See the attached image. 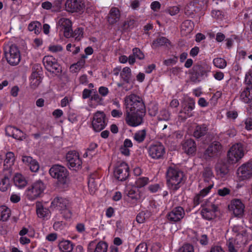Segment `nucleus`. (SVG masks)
<instances>
[{"instance_id":"41","label":"nucleus","mask_w":252,"mask_h":252,"mask_svg":"<svg viewBox=\"0 0 252 252\" xmlns=\"http://www.w3.org/2000/svg\"><path fill=\"white\" fill-rule=\"evenodd\" d=\"M10 210L6 206H0V220L2 221H6L10 217Z\"/></svg>"},{"instance_id":"59","label":"nucleus","mask_w":252,"mask_h":252,"mask_svg":"<svg viewBox=\"0 0 252 252\" xmlns=\"http://www.w3.org/2000/svg\"><path fill=\"white\" fill-rule=\"evenodd\" d=\"M32 74H35V76H40L42 73V67L40 64L36 63L33 65Z\"/></svg>"},{"instance_id":"47","label":"nucleus","mask_w":252,"mask_h":252,"mask_svg":"<svg viewBox=\"0 0 252 252\" xmlns=\"http://www.w3.org/2000/svg\"><path fill=\"white\" fill-rule=\"evenodd\" d=\"M5 157L4 165L7 166H10L13 164L15 160L14 155L12 152H8L6 153Z\"/></svg>"},{"instance_id":"23","label":"nucleus","mask_w":252,"mask_h":252,"mask_svg":"<svg viewBox=\"0 0 252 252\" xmlns=\"http://www.w3.org/2000/svg\"><path fill=\"white\" fill-rule=\"evenodd\" d=\"M215 170L219 178H226L229 174V166L227 163L220 161L215 165Z\"/></svg>"},{"instance_id":"10","label":"nucleus","mask_w":252,"mask_h":252,"mask_svg":"<svg viewBox=\"0 0 252 252\" xmlns=\"http://www.w3.org/2000/svg\"><path fill=\"white\" fill-rule=\"evenodd\" d=\"M145 115L144 114L135 112H127L125 121L129 126L136 127L143 124Z\"/></svg>"},{"instance_id":"42","label":"nucleus","mask_w":252,"mask_h":252,"mask_svg":"<svg viewBox=\"0 0 252 252\" xmlns=\"http://www.w3.org/2000/svg\"><path fill=\"white\" fill-rule=\"evenodd\" d=\"M147 135V131L145 129L138 130L136 131L133 136V139L138 143L143 142L146 138Z\"/></svg>"},{"instance_id":"58","label":"nucleus","mask_w":252,"mask_h":252,"mask_svg":"<svg viewBox=\"0 0 252 252\" xmlns=\"http://www.w3.org/2000/svg\"><path fill=\"white\" fill-rule=\"evenodd\" d=\"M147 218V216H146V212L142 211L138 213L136 216V220L138 223H142L145 221Z\"/></svg>"},{"instance_id":"57","label":"nucleus","mask_w":252,"mask_h":252,"mask_svg":"<svg viewBox=\"0 0 252 252\" xmlns=\"http://www.w3.org/2000/svg\"><path fill=\"white\" fill-rule=\"evenodd\" d=\"M178 252H194L193 246L189 244H184Z\"/></svg>"},{"instance_id":"4","label":"nucleus","mask_w":252,"mask_h":252,"mask_svg":"<svg viewBox=\"0 0 252 252\" xmlns=\"http://www.w3.org/2000/svg\"><path fill=\"white\" fill-rule=\"evenodd\" d=\"M5 55L7 62L10 65H17L21 60L20 52L18 47L15 44L7 47L5 49Z\"/></svg>"},{"instance_id":"50","label":"nucleus","mask_w":252,"mask_h":252,"mask_svg":"<svg viewBox=\"0 0 252 252\" xmlns=\"http://www.w3.org/2000/svg\"><path fill=\"white\" fill-rule=\"evenodd\" d=\"M149 179L148 177H139L136 180L135 185L138 188L144 187L149 183Z\"/></svg>"},{"instance_id":"25","label":"nucleus","mask_w":252,"mask_h":252,"mask_svg":"<svg viewBox=\"0 0 252 252\" xmlns=\"http://www.w3.org/2000/svg\"><path fill=\"white\" fill-rule=\"evenodd\" d=\"M240 98L241 101L248 104L251 109H252V86L245 88L240 93Z\"/></svg>"},{"instance_id":"7","label":"nucleus","mask_w":252,"mask_h":252,"mask_svg":"<svg viewBox=\"0 0 252 252\" xmlns=\"http://www.w3.org/2000/svg\"><path fill=\"white\" fill-rule=\"evenodd\" d=\"M107 125L105 114L102 111H97L93 116L92 121V128L95 132H99L103 129Z\"/></svg>"},{"instance_id":"28","label":"nucleus","mask_w":252,"mask_h":252,"mask_svg":"<svg viewBox=\"0 0 252 252\" xmlns=\"http://www.w3.org/2000/svg\"><path fill=\"white\" fill-rule=\"evenodd\" d=\"M120 18V12L119 9L114 7L111 8L107 16V20L109 23L113 25L117 23Z\"/></svg>"},{"instance_id":"24","label":"nucleus","mask_w":252,"mask_h":252,"mask_svg":"<svg viewBox=\"0 0 252 252\" xmlns=\"http://www.w3.org/2000/svg\"><path fill=\"white\" fill-rule=\"evenodd\" d=\"M58 26L63 31V35L66 38L71 37L72 22L69 19L64 18H61L59 20Z\"/></svg>"},{"instance_id":"63","label":"nucleus","mask_w":252,"mask_h":252,"mask_svg":"<svg viewBox=\"0 0 252 252\" xmlns=\"http://www.w3.org/2000/svg\"><path fill=\"white\" fill-rule=\"evenodd\" d=\"M23 134V133L21 130L15 127L13 138L17 140H22Z\"/></svg>"},{"instance_id":"38","label":"nucleus","mask_w":252,"mask_h":252,"mask_svg":"<svg viewBox=\"0 0 252 252\" xmlns=\"http://www.w3.org/2000/svg\"><path fill=\"white\" fill-rule=\"evenodd\" d=\"M95 175L92 174L90 176L88 179V188L91 194H94L97 189V184L95 180Z\"/></svg>"},{"instance_id":"15","label":"nucleus","mask_w":252,"mask_h":252,"mask_svg":"<svg viewBox=\"0 0 252 252\" xmlns=\"http://www.w3.org/2000/svg\"><path fill=\"white\" fill-rule=\"evenodd\" d=\"M237 173L241 180L251 178L252 177V160L240 166L237 169Z\"/></svg>"},{"instance_id":"21","label":"nucleus","mask_w":252,"mask_h":252,"mask_svg":"<svg viewBox=\"0 0 252 252\" xmlns=\"http://www.w3.org/2000/svg\"><path fill=\"white\" fill-rule=\"evenodd\" d=\"M71 202L65 198L57 196L51 202V207L57 208L60 210H69L71 207Z\"/></svg>"},{"instance_id":"39","label":"nucleus","mask_w":252,"mask_h":252,"mask_svg":"<svg viewBox=\"0 0 252 252\" xmlns=\"http://www.w3.org/2000/svg\"><path fill=\"white\" fill-rule=\"evenodd\" d=\"M13 180L15 185L19 188L25 187L27 184V181L24 177L20 174L15 175Z\"/></svg>"},{"instance_id":"18","label":"nucleus","mask_w":252,"mask_h":252,"mask_svg":"<svg viewBox=\"0 0 252 252\" xmlns=\"http://www.w3.org/2000/svg\"><path fill=\"white\" fill-rule=\"evenodd\" d=\"M66 159L69 168L79 169L82 163L78 153L75 151H69L66 155Z\"/></svg>"},{"instance_id":"45","label":"nucleus","mask_w":252,"mask_h":252,"mask_svg":"<svg viewBox=\"0 0 252 252\" xmlns=\"http://www.w3.org/2000/svg\"><path fill=\"white\" fill-rule=\"evenodd\" d=\"M71 36L75 38V39L77 41H79L83 37L84 34V29L83 28H77L74 30V32L72 30L71 31Z\"/></svg>"},{"instance_id":"44","label":"nucleus","mask_w":252,"mask_h":252,"mask_svg":"<svg viewBox=\"0 0 252 252\" xmlns=\"http://www.w3.org/2000/svg\"><path fill=\"white\" fill-rule=\"evenodd\" d=\"M35 74H32L30 79V86L32 89L37 88L41 82L40 76H35Z\"/></svg>"},{"instance_id":"17","label":"nucleus","mask_w":252,"mask_h":252,"mask_svg":"<svg viewBox=\"0 0 252 252\" xmlns=\"http://www.w3.org/2000/svg\"><path fill=\"white\" fill-rule=\"evenodd\" d=\"M186 103L187 104L184 107L183 110L180 112L181 115L179 117L183 120H185L188 118L191 117L193 115L192 111L195 108V102L193 98L191 97L188 98L186 100Z\"/></svg>"},{"instance_id":"14","label":"nucleus","mask_w":252,"mask_h":252,"mask_svg":"<svg viewBox=\"0 0 252 252\" xmlns=\"http://www.w3.org/2000/svg\"><path fill=\"white\" fill-rule=\"evenodd\" d=\"M222 146L220 143L217 141H214L210 144L205 150L204 156L206 159L211 158L217 157L220 154Z\"/></svg>"},{"instance_id":"56","label":"nucleus","mask_w":252,"mask_h":252,"mask_svg":"<svg viewBox=\"0 0 252 252\" xmlns=\"http://www.w3.org/2000/svg\"><path fill=\"white\" fill-rule=\"evenodd\" d=\"M132 54L134 57L139 60H143L144 59V55L143 52L138 48H134L132 49Z\"/></svg>"},{"instance_id":"13","label":"nucleus","mask_w":252,"mask_h":252,"mask_svg":"<svg viewBox=\"0 0 252 252\" xmlns=\"http://www.w3.org/2000/svg\"><path fill=\"white\" fill-rule=\"evenodd\" d=\"M202 177L203 181L200 183L199 187L211 189L214 186V183L212 180L214 177V174L212 169L210 167L205 168L202 171Z\"/></svg>"},{"instance_id":"49","label":"nucleus","mask_w":252,"mask_h":252,"mask_svg":"<svg viewBox=\"0 0 252 252\" xmlns=\"http://www.w3.org/2000/svg\"><path fill=\"white\" fill-rule=\"evenodd\" d=\"M213 64L218 68L223 69L226 66V61L221 58H215L213 60Z\"/></svg>"},{"instance_id":"11","label":"nucleus","mask_w":252,"mask_h":252,"mask_svg":"<svg viewBox=\"0 0 252 252\" xmlns=\"http://www.w3.org/2000/svg\"><path fill=\"white\" fill-rule=\"evenodd\" d=\"M115 177L118 180L123 181L127 179L129 175V167L125 162H119L117 164L114 171Z\"/></svg>"},{"instance_id":"52","label":"nucleus","mask_w":252,"mask_h":252,"mask_svg":"<svg viewBox=\"0 0 252 252\" xmlns=\"http://www.w3.org/2000/svg\"><path fill=\"white\" fill-rule=\"evenodd\" d=\"M9 186V178L5 176L3 178L0 182V190L2 192L5 191L7 190Z\"/></svg>"},{"instance_id":"55","label":"nucleus","mask_w":252,"mask_h":252,"mask_svg":"<svg viewBox=\"0 0 252 252\" xmlns=\"http://www.w3.org/2000/svg\"><path fill=\"white\" fill-rule=\"evenodd\" d=\"M170 114L169 112L166 109H162L159 115V120L168 121L170 119Z\"/></svg>"},{"instance_id":"6","label":"nucleus","mask_w":252,"mask_h":252,"mask_svg":"<svg viewBox=\"0 0 252 252\" xmlns=\"http://www.w3.org/2000/svg\"><path fill=\"white\" fill-rule=\"evenodd\" d=\"M128 98V105H129V108L130 112H135L145 114V106L141 97L134 94H132L129 95Z\"/></svg>"},{"instance_id":"37","label":"nucleus","mask_w":252,"mask_h":252,"mask_svg":"<svg viewBox=\"0 0 252 252\" xmlns=\"http://www.w3.org/2000/svg\"><path fill=\"white\" fill-rule=\"evenodd\" d=\"M94 243L93 242L90 243L88 248L89 251H90V247ZM107 248L108 245L107 243L103 241H100L96 245L95 250L94 251L93 249H92V252L90 251V252H106Z\"/></svg>"},{"instance_id":"9","label":"nucleus","mask_w":252,"mask_h":252,"mask_svg":"<svg viewBox=\"0 0 252 252\" xmlns=\"http://www.w3.org/2000/svg\"><path fill=\"white\" fill-rule=\"evenodd\" d=\"M185 216L184 209L181 206L176 207L166 215V219L170 223L180 222Z\"/></svg>"},{"instance_id":"48","label":"nucleus","mask_w":252,"mask_h":252,"mask_svg":"<svg viewBox=\"0 0 252 252\" xmlns=\"http://www.w3.org/2000/svg\"><path fill=\"white\" fill-rule=\"evenodd\" d=\"M232 231L236 234V236H243L246 235V230L241 225H234L232 228Z\"/></svg>"},{"instance_id":"34","label":"nucleus","mask_w":252,"mask_h":252,"mask_svg":"<svg viewBox=\"0 0 252 252\" xmlns=\"http://www.w3.org/2000/svg\"><path fill=\"white\" fill-rule=\"evenodd\" d=\"M170 42L168 39L165 37L161 36L157 38L153 41L152 47L153 48H157L163 45L167 46V44H170Z\"/></svg>"},{"instance_id":"43","label":"nucleus","mask_w":252,"mask_h":252,"mask_svg":"<svg viewBox=\"0 0 252 252\" xmlns=\"http://www.w3.org/2000/svg\"><path fill=\"white\" fill-rule=\"evenodd\" d=\"M206 73L202 65L200 64H195L192 68V75L195 76L196 78L203 76Z\"/></svg>"},{"instance_id":"54","label":"nucleus","mask_w":252,"mask_h":252,"mask_svg":"<svg viewBox=\"0 0 252 252\" xmlns=\"http://www.w3.org/2000/svg\"><path fill=\"white\" fill-rule=\"evenodd\" d=\"M164 187L162 183L160 184H155L151 185L148 187V189L152 193H156L158 191L161 190L162 188Z\"/></svg>"},{"instance_id":"53","label":"nucleus","mask_w":252,"mask_h":252,"mask_svg":"<svg viewBox=\"0 0 252 252\" xmlns=\"http://www.w3.org/2000/svg\"><path fill=\"white\" fill-rule=\"evenodd\" d=\"M40 24L37 22H31L28 26V30L32 32L34 31V33L37 34L40 31Z\"/></svg>"},{"instance_id":"30","label":"nucleus","mask_w":252,"mask_h":252,"mask_svg":"<svg viewBox=\"0 0 252 252\" xmlns=\"http://www.w3.org/2000/svg\"><path fill=\"white\" fill-rule=\"evenodd\" d=\"M208 130V126L206 124L198 125L196 126L193 132V136L196 138H199L207 133Z\"/></svg>"},{"instance_id":"2","label":"nucleus","mask_w":252,"mask_h":252,"mask_svg":"<svg viewBox=\"0 0 252 252\" xmlns=\"http://www.w3.org/2000/svg\"><path fill=\"white\" fill-rule=\"evenodd\" d=\"M49 173L53 178L57 180L59 184L64 185L67 183L68 173L64 166L59 164L54 165L50 169Z\"/></svg>"},{"instance_id":"62","label":"nucleus","mask_w":252,"mask_h":252,"mask_svg":"<svg viewBox=\"0 0 252 252\" xmlns=\"http://www.w3.org/2000/svg\"><path fill=\"white\" fill-rule=\"evenodd\" d=\"M245 82L246 84L252 86V70H250L245 75Z\"/></svg>"},{"instance_id":"16","label":"nucleus","mask_w":252,"mask_h":252,"mask_svg":"<svg viewBox=\"0 0 252 252\" xmlns=\"http://www.w3.org/2000/svg\"><path fill=\"white\" fill-rule=\"evenodd\" d=\"M65 6L66 11L72 13L82 12L85 7L82 0H66Z\"/></svg>"},{"instance_id":"3","label":"nucleus","mask_w":252,"mask_h":252,"mask_svg":"<svg viewBox=\"0 0 252 252\" xmlns=\"http://www.w3.org/2000/svg\"><path fill=\"white\" fill-rule=\"evenodd\" d=\"M45 185L41 180L33 183L26 190L25 194L30 200H33L39 197L45 189Z\"/></svg>"},{"instance_id":"31","label":"nucleus","mask_w":252,"mask_h":252,"mask_svg":"<svg viewBox=\"0 0 252 252\" xmlns=\"http://www.w3.org/2000/svg\"><path fill=\"white\" fill-rule=\"evenodd\" d=\"M201 188H202V187ZM202 188L199 193L197 194L193 198V204L194 206L198 205L202 202L204 197H205L211 190L204 187H202Z\"/></svg>"},{"instance_id":"1","label":"nucleus","mask_w":252,"mask_h":252,"mask_svg":"<svg viewBox=\"0 0 252 252\" xmlns=\"http://www.w3.org/2000/svg\"><path fill=\"white\" fill-rule=\"evenodd\" d=\"M184 172L175 165L168 167L166 172V184L170 189L178 190L183 183Z\"/></svg>"},{"instance_id":"8","label":"nucleus","mask_w":252,"mask_h":252,"mask_svg":"<svg viewBox=\"0 0 252 252\" xmlns=\"http://www.w3.org/2000/svg\"><path fill=\"white\" fill-rule=\"evenodd\" d=\"M45 68L49 72L58 75L62 71V68L57 60L52 56H46L42 60Z\"/></svg>"},{"instance_id":"29","label":"nucleus","mask_w":252,"mask_h":252,"mask_svg":"<svg viewBox=\"0 0 252 252\" xmlns=\"http://www.w3.org/2000/svg\"><path fill=\"white\" fill-rule=\"evenodd\" d=\"M35 205L36 214L39 218L44 219L49 217L50 210L44 207L41 202H37Z\"/></svg>"},{"instance_id":"22","label":"nucleus","mask_w":252,"mask_h":252,"mask_svg":"<svg viewBox=\"0 0 252 252\" xmlns=\"http://www.w3.org/2000/svg\"><path fill=\"white\" fill-rule=\"evenodd\" d=\"M228 207L230 210L233 211L234 215L236 217H241L244 214L245 206L240 199L232 200Z\"/></svg>"},{"instance_id":"60","label":"nucleus","mask_w":252,"mask_h":252,"mask_svg":"<svg viewBox=\"0 0 252 252\" xmlns=\"http://www.w3.org/2000/svg\"><path fill=\"white\" fill-rule=\"evenodd\" d=\"M178 57L177 56H174L173 58L165 60L163 61V64L166 66H170L175 64L178 61Z\"/></svg>"},{"instance_id":"12","label":"nucleus","mask_w":252,"mask_h":252,"mask_svg":"<svg viewBox=\"0 0 252 252\" xmlns=\"http://www.w3.org/2000/svg\"><path fill=\"white\" fill-rule=\"evenodd\" d=\"M148 151L149 156L154 159L162 158L165 153L164 146L160 142L151 144Z\"/></svg>"},{"instance_id":"51","label":"nucleus","mask_w":252,"mask_h":252,"mask_svg":"<svg viewBox=\"0 0 252 252\" xmlns=\"http://www.w3.org/2000/svg\"><path fill=\"white\" fill-rule=\"evenodd\" d=\"M98 147V145L96 143H91L89 145V147L87 148L86 152L84 154L83 157H88L90 156L91 157H93V153L94 152V150Z\"/></svg>"},{"instance_id":"35","label":"nucleus","mask_w":252,"mask_h":252,"mask_svg":"<svg viewBox=\"0 0 252 252\" xmlns=\"http://www.w3.org/2000/svg\"><path fill=\"white\" fill-rule=\"evenodd\" d=\"M194 28V23L191 20H187L181 25V31L184 32L185 34H188L192 32Z\"/></svg>"},{"instance_id":"32","label":"nucleus","mask_w":252,"mask_h":252,"mask_svg":"<svg viewBox=\"0 0 252 252\" xmlns=\"http://www.w3.org/2000/svg\"><path fill=\"white\" fill-rule=\"evenodd\" d=\"M131 76V70L128 67H125L120 72L121 78L126 84L130 83Z\"/></svg>"},{"instance_id":"27","label":"nucleus","mask_w":252,"mask_h":252,"mask_svg":"<svg viewBox=\"0 0 252 252\" xmlns=\"http://www.w3.org/2000/svg\"><path fill=\"white\" fill-rule=\"evenodd\" d=\"M182 149L188 155L194 154L196 151L195 141L191 139H187L182 143Z\"/></svg>"},{"instance_id":"46","label":"nucleus","mask_w":252,"mask_h":252,"mask_svg":"<svg viewBox=\"0 0 252 252\" xmlns=\"http://www.w3.org/2000/svg\"><path fill=\"white\" fill-rule=\"evenodd\" d=\"M126 195L128 197L134 202L137 201L139 198V193L136 189H131L127 190Z\"/></svg>"},{"instance_id":"61","label":"nucleus","mask_w":252,"mask_h":252,"mask_svg":"<svg viewBox=\"0 0 252 252\" xmlns=\"http://www.w3.org/2000/svg\"><path fill=\"white\" fill-rule=\"evenodd\" d=\"M148 250L147 244L145 243H140L136 248L135 252H147Z\"/></svg>"},{"instance_id":"64","label":"nucleus","mask_w":252,"mask_h":252,"mask_svg":"<svg viewBox=\"0 0 252 252\" xmlns=\"http://www.w3.org/2000/svg\"><path fill=\"white\" fill-rule=\"evenodd\" d=\"M230 192V190L227 188H223L218 189V194L221 196H225L229 194Z\"/></svg>"},{"instance_id":"19","label":"nucleus","mask_w":252,"mask_h":252,"mask_svg":"<svg viewBox=\"0 0 252 252\" xmlns=\"http://www.w3.org/2000/svg\"><path fill=\"white\" fill-rule=\"evenodd\" d=\"M217 210L218 207L216 205L213 203L208 204L202 206L201 215L203 219L210 220L216 218V212Z\"/></svg>"},{"instance_id":"20","label":"nucleus","mask_w":252,"mask_h":252,"mask_svg":"<svg viewBox=\"0 0 252 252\" xmlns=\"http://www.w3.org/2000/svg\"><path fill=\"white\" fill-rule=\"evenodd\" d=\"M204 2L199 0H193L188 3L185 8V13L188 16H192L198 12L203 7Z\"/></svg>"},{"instance_id":"40","label":"nucleus","mask_w":252,"mask_h":252,"mask_svg":"<svg viewBox=\"0 0 252 252\" xmlns=\"http://www.w3.org/2000/svg\"><path fill=\"white\" fill-rule=\"evenodd\" d=\"M135 21L132 18H127L121 25V28L123 32H127L134 27Z\"/></svg>"},{"instance_id":"5","label":"nucleus","mask_w":252,"mask_h":252,"mask_svg":"<svg viewBox=\"0 0 252 252\" xmlns=\"http://www.w3.org/2000/svg\"><path fill=\"white\" fill-rule=\"evenodd\" d=\"M244 155L243 144L239 143L233 145L227 152L229 162L232 164L239 161Z\"/></svg>"},{"instance_id":"26","label":"nucleus","mask_w":252,"mask_h":252,"mask_svg":"<svg viewBox=\"0 0 252 252\" xmlns=\"http://www.w3.org/2000/svg\"><path fill=\"white\" fill-rule=\"evenodd\" d=\"M23 162L28 166L30 170L33 172H36L39 169L38 162L32 157L27 156H23L22 157Z\"/></svg>"},{"instance_id":"33","label":"nucleus","mask_w":252,"mask_h":252,"mask_svg":"<svg viewBox=\"0 0 252 252\" xmlns=\"http://www.w3.org/2000/svg\"><path fill=\"white\" fill-rule=\"evenodd\" d=\"M58 246L61 252H70L73 249L72 243L69 240H63L59 243Z\"/></svg>"},{"instance_id":"36","label":"nucleus","mask_w":252,"mask_h":252,"mask_svg":"<svg viewBox=\"0 0 252 252\" xmlns=\"http://www.w3.org/2000/svg\"><path fill=\"white\" fill-rule=\"evenodd\" d=\"M87 56L85 55H82L81 58L79 60L75 63L72 64L70 66V69L74 72H77L80 70L81 69L84 67L85 63H86L85 59Z\"/></svg>"}]
</instances>
